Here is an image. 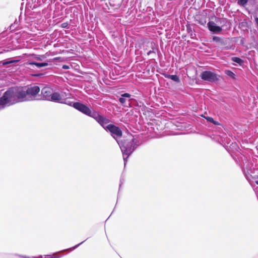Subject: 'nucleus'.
<instances>
[{"instance_id": "f257e3e1", "label": "nucleus", "mask_w": 258, "mask_h": 258, "mask_svg": "<svg viewBox=\"0 0 258 258\" xmlns=\"http://www.w3.org/2000/svg\"><path fill=\"white\" fill-rule=\"evenodd\" d=\"M40 91L37 85H30L26 87H13L9 88L0 97V110L7 106L18 103L36 100V97ZM37 100H39L37 99Z\"/></svg>"}, {"instance_id": "f03ea898", "label": "nucleus", "mask_w": 258, "mask_h": 258, "mask_svg": "<svg viewBox=\"0 0 258 258\" xmlns=\"http://www.w3.org/2000/svg\"><path fill=\"white\" fill-rule=\"evenodd\" d=\"M41 100L51 101L55 103L66 104L82 112L85 104L80 102H73L70 100L73 98V95L70 92H54L53 89L49 86H45L41 90Z\"/></svg>"}, {"instance_id": "7ed1b4c3", "label": "nucleus", "mask_w": 258, "mask_h": 258, "mask_svg": "<svg viewBox=\"0 0 258 258\" xmlns=\"http://www.w3.org/2000/svg\"><path fill=\"white\" fill-rule=\"evenodd\" d=\"M81 113L93 118L105 130L108 131L111 137L117 142L119 141L118 138L122 136V131L118 126L113 124H109L106 125L110 122L108 118L102 115L99 111L89 107L87 104H85Z\"/></svg>"}, {"instance_id": "20e7f679", "label": "nucleus", "mask_w": 258, "mask_h": 258, "mask_svg": "<svg viewBox=\"0 0 258 258\" xmlns=\"http://www.w3.org/2000/svg\"><path fill=\"white\" fill-rule=\"evenodd\" d=\"M117 144L121 151L124 164L125 166L127 161V158L139 146V141L131 135L127 139L117 141Z\"/></svg>"}, {"instance_id": "39448f33", "label": "nucleus", "mask_w": 258, "mask_h": 258, "mask_svg": "<svg viewBox=\"0 0 258 258\" xmlns=\"http://www.w3.org/2000/svg\"><path fill=\"white\" fill-rule=\"evenodd\" d=\"M200 77L204 81L216 83L220 80V76L213 72L205 71L202 72Z\"/></svg>"}, {"instance_id": "423d86ee", "label": "nucleus", "mask_w": 258, "mask_h": 258, "mask_svg": "<svg viewBox=\"0 0 258 258\" xmlns=\"http://www.w3.org/2000/svg\"><path fill=\"white\" fill-rule=\"evenodd\" d=\"M133 100V98H132V95L128 93L121 94L118 99L120 104L125 107H131L132 101Z\"/></svg>"}, {"instance_id": "0eeeda50", "label": "nucleus", "mask_w": 258, "mask_h": 258, "mask_svg": "<svg viewBox=\"0 0 258 258\" xmlns=\"http://www.w3.org/2000/svg\"><path fill=\"white\" fill-rule=\"evenodd\" d=\"M207 27L208 30L213 34H220L223 30L222 27H220L215 22L212 21H210L207 23Z\"/></svg>"}, {"instance_id": "6e6552de", "label": "nucleus", "mask_w": 258, "mask_h": 258, "mask_svg": "<svg viewBox=\"0 0 258 258\" xmlns=\"http://www.w3.org/2000/svg\"><path fill=\"white\" fill-rule=\"evenodd\" d=\"M214 22H215L217 25L222 27V29L224 27H226V29L230 28V23L226 18L215 17Z\"/></svg>"}, {"instance_id": "1a4fd4ad", "label": "nucleus", "mask_w": 258, "mask_h": 258, "mask_svg": "<svg viewBox=\"0 0 258 258\" xmlns=\"http://www.w3.org/2000/svg\"><path fill=\"white\" fill-rule=\"evenodd\" d=\"M25 65L27 67L28 66H35L37 68L40 69L42 67H45L48 66V63L46 62H37L32 60H28L25 63Z\"/></svg>"}, {"instance_id": "9d476101", "label": "nucleus", "mask_w": 258, "mask_h": 258, "mask_svg": "<svg viewBox=\"0 0 258 258\" xmlns=\"http://www.w3.org/2000/svg\"><path fill=\"white\" fill-rule=\"evenodd\" d=\"M212 41L221 46H224L227 44L226 40L224 37H220L217 36H213L212 38Z\"/></svg>"}, {"instance_id": "9b49d317", "label": "nucleus", "mask_w": 258, "mask_h": 258, "mask_svg": "<svg viewBox=\"0 0 258 258\" xmlns=\"http://www.w3.org/2000/svg\"><path fill=\"white\" fill-rule=\"evenodd\" d=\"M151 50L147 52V55H150L152 53L156 54L157 53L159 54L160 53V51L158 48V44L152 42L151 43Z\"/></svg>"}, {"instance_id": "f8f14e48", "label": "nucleus", "mask_w": 258, "mask_h": 258, "mask_svg": "<svg viewBox=\"0 0 258 258\" xmlns=\"http://www.w3.org/2000/svg\"><path fill=\"white\" fill-rule=\"evenodd\" d=\"M163 75L166 78L171 79L176 83H179L180 82L179 77L177 75L167 74H164Z\"/></svg>"}, {"instance_id": "ddd939ff", "label": "nucleus", "mask_w": 258, "mask_h": 258, "mask_svg": "<svg viewBox=\"0 0 258 258\" xmlns=\"http://www.w3.org/2000/svg\"><path fill=\"white\" fill-rule=\"evenodd\" d=\"M20 60V59H13L12 58H10L0 61V64H2L3 66H6L9 64L18 62Z\"/></svg>"}, {"instance_id": "4468645a", "label": "nucleus", "mask_w": 258, "mask_h": 258, "mask_svg": "<svg viewBox=\"0 0 258 258\" xmlns=\"http://www.w3.org/2000/svg\"><path fill=\"white\" fill-rule=\"evenodd\" d=\"M244 173L245 174V176L246 179L248 181V182L250 183H251V182H252L255 183L256 184L258 185V173H257V174L251 176V178H252L251 181L249 179V176L248 175H247L245 172H244Z\"/></svg>"}, {"instance_id": "2eb2a0df", "label": "nucleus", "mask_w": 258, "mask_h": 258, "mask_svg": "<svg viewBox=\"0 0 258 258\" xmlns=\"http://www.w3.org/2000/svg\"><path fill=\"white\" fill-rule=\"evenodd\" d=\"M186 31L188 34L189 35L190 38L195 39L196 37V34L195 32L192 29L191 27L189 25H186Z\"/></svg>"}, {"instance_id": "dca6fc26", "label": "nucleus", "mask_w": 258, "mask_h": 258, "mask_svg": "<svg viewBox=\"0 0 258 258\" xmlns=\"http://www.w3.org/2000/svg\"><path fill=\"white\" fill-rule=\"evenodd\" d=\"M238 27L243 31H246L248 28L247 23L246 22H240L239 24Z\"/></svg>"}, {"instance_id": "f3484780", "label": "nucleus", "mask_w": 258, "mask_h": 258, "mask_svg": "<svg viewBox=\"0 0 258 258\" xmlns=\"http://www.w3.org/2000/svg\"><path fill=\"white\" fill-rule=\"evenodd\" d=\"M231 60L234 62H236L239 65H241L243 63V60L239 57H232L231 58Z\"/></svg>"}, {"instance_id": "a211bd4d", "label": "nucleus", "mask_w": 258, "mask_h": 258, "mask_svg": "<svg viewBox=\"0 0 258 258\" xmlns=\"http://www.w3.org/2000/svg\"><path fill=\"white\" fill-rule=\"evenodd\" d=\"M224 73L225 75H227L228 76L231 77L233 79H236V75L231 70H226L225 71Z\"/></svg>"}, {"instance_id": "6ab92c4d", "label": "nucleus", "mask_w": 258, "mask_h": 258, "mask_svg": "<svg viewBox=\"0 0 258 258\" xmlns=\"http://www.w3.org/2000/svg\"><path fill=\"white\" fill-rule=\"evenodd\" d=\"M204 118L209 122L213 123L214 125H218V121L214 120V118L210 116H204Z\"/></svg>"}, {"instance_id": "aec40b11", "label": "nucleus", "mask_w": 258, "mask_h": 258, "mask_svg": "<svg viewBox=\"0 0 258 258\" xmlns=\"http://www.w3.org/2000/svg\"><path fill=\"white\" fill-rule=\"evenodd\" d=\"M34 56V58L38 60H42L45 57L44 55H37V54H33L32 55Z\"/></svg>"}, {"instance_id": "412c9836", "label": "nucleus", "mask_w": 258, "mask_h": 258, "mask_svg": "<svg viewBox=\"0 0 258 258\" xmlns=\"http://www.w3.org/2000/svg\"><path fill=\"white\" fill-rule=\"evenodd\" d=\"M16 255H18V256L22 258H42V256L41 255H39L38 256H32V257H29L26 255H20V254H16Z\"/></svg>"}, {"instance_id": "4be33fe9", "label": "nucleus", "mask_w": 258, "mask_h": 258, "mask_svg": "<svg viewBox=\"0 0 258 258\" xmlns=\"http://www.w3.org/2000/svg\"><path fill=\"white\" fill-rule=\"evenodd\" d=\"M248 2V0H238V4L242 6H244Z\"/></svg>"}, {"instance_id": "5701e85b", "label": "nucleus", "mask_w": 258, "mask_h": 258, "mask_svg": "<svg viewBox=\"0 0 258 258\" xmlns=\"http://www.w3.org/2000/svg\"><path fill=\"white\" fill-rule=\"evenodd\" d=\"M69 23L68 22H64L61 24L60 27L62 28H69Z\"/></svg>"}, {"instance_id": "b1692460", "label": "nucleus", "mask_w": 258, "mask_h": 258, "mask_svg": "<svg viewBox=\"0 0 258 258\" xmlns=\"http://www.w3.org/2000/svg\"><path fill=\"white\" fill-rule=\"evenodd\" d=\"M85 241H86V240H84V241H82V242H80V243H79V244H78L76 245L75 246H73V247H72L70 248L69 249H70V250H74L75 249H76V248H77L79 246H80V245H81V244H82L84 242H85Z\"/></svg>"}, {"instance_id": "393cba45", "label": "nucleus", "mask_w": 258, "mask_h": 258, "mask_svg": "<svg viewBox=\"0 0 258 258\" xmlns=\"http://www.w3.org/2000/svg\"><path fill=\"white\" fill-rule=\"evenodd\" d=\"M198 23L201 25H205L206 23V20L205 19H201L198 21Z\"/></svg>"}, {"instance_id": "a878e982", "label": "nucleus", "mask_w": 258, "mask_h": 258, "mask_svg": "<svg viewBox=\"0 0 258 258\" xmlns=\"http://www.w3.org/2000/svg\"><path fill=\"white\" fill-rule=\"evenodd\" d=\"M32 76L33 77H40L43 76V74L42 73H38V74H33Z\"/></svg>"}, {"instance_id": "bb28decb", "label": "nucleus", "mask_w": 258, "mask_h": 258, "mask_svg": "<svg viewBox=\"0 0 258 258\" xmlns=\"http://www.w3.org/2000/svg\"><path fill=\"white\" fill-rule=\"evenodd\" d=\"M254 21H255V25L257 27H258V17H255L254 18Z\"/></svg>"}, {"instance_id": "cd10ccee", "label": "nucleus", "mask_w": 258, "mask_h": 258, "mask_svg": "<svg viewBox=\"0 0 258 258\" xmlns=\"http://www.w3.org/2000/svg\"><path fill=\"white\" fill-rule=\"evenodd\" d=\"M62 69L67 70V69H69V67L67 65H63L62 66Z\"/></svg>"}, {"instance_id": "c85d7f7f", "label": "nucleus", "mask_w": 258, "mask_h": 258, "mask_svg": "<svg viewBox=\"0 0 258 258\" xmlns=\"http://www.w3.org/2000/svg\"><path fill=\"white\" fill-rule=\"evenodd\" d=\"M45 258H54V257H53V256L51 255H45Z\"/></svg>"}, {"instance_id": "c756f323", "label": "nucleus", "mask_w": 258, "mask_h": 258, "mask_svg": "<svg viewBox=\"0 0 258 258\" xmlns=\"http://www.w3.org/2000/svg\"><path fill=\"white\" fill-rule=\"evenodd\" d=\"M240 43H241V44H243V40H241V42H240Z\"/></svg>"}, {"instance_id": "7c9ffc66", "label": "nucleus", "mask_w": 258, "mask_h": 258, "mask_svg": "<svg viewBox=\"0 0 258 258\" xmlns=\"http://www.w3.org/2000/svg\"><path fill=\"white\" fill-rule=\"evenodd\" d=\"M121 183H122V181H121V180H120V184H119V187H120V186H121Z\"/></svg>"}, {"instance_id": "2f4dec72", "label": "nucleus", "mask_w": 258, "mask_h": 258, "mask_svg": "<svg viewBox=\"0 0 258 258\" xmlns=\"http://www.w3.org/2000/svg\"><path fill=\"white\" fill-rule=\"evenodd\" d=\"M194 0H192V1H194Z\"/></svg>"}]
</instances>
